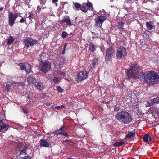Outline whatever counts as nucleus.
<instances>
[{
    "label": "nucleus",
    "instance_id": "nucleus-1",
    "mask_svg": "<svg viewBox=\"0 0 159 159\" xmlns=\"http://www.w3.org/2000/svg\"><path fill=\"white\" fill-rule=\"evenodd\" d=\"M115 118L116 120L123 124H128L133 120L130 113L125 111L117 112L115 115Z\"/></svg>",
    "mask_w": 159,
    "mask_h": 159
},
{
    "label": "nucleus",
    "instance_id": "nucleus-2",
    "mask_svg": "<svg viewBox=\"0 0 159 159\" xmlns=\"http://www.w3.org/2000/svg\"><path fill=\"white\" fill-rule=\"evenodd\" d=\"M159 82V75L156 72L149 71L146 74L145 82L148 84H153Z\"/></svg>",
    "mask_w": 159,
    "mask_h": 159
},
{
    "label": "nucleus",
    "instance_id": "nucleus-3",
    "mask_svg": "<svg viewBox=\"0 0 159 159\" xmlns=\"http://www.w3.org/2000/svg\"><path fill=\"white\" fill-rule=\"evenodd\" d=\"M115 50L112 47H110L106 51L105 61L106 63L108 64L115 56Z\"/></svg>",
    "mask_w": 159,
    "mask_h": 159
},
{
    "label": "nucleus",
    "instance_id": "nucleus-4",
    "mask_svg": "<svg viewBox=\"0 0 159 159\" xmlns=\"http://www.w3.org/2000/svg\"><path fill=\"white\" fill-rule=\"evenodd\" d=\"M38 68L40 71L44 73H46L50 70L51 63L47 61L45 62L42 61L39 65Z\"/></svg>",
    "mask_w": 159,
    "mask_h": 159
},
{
    "label": "nucleus",
    "instance_id": "nucleus-5",
    "mask_svg": "<svg viewBox=\"0 0 159 159\" xmlns=\"http://www.w3.org/2000/svg\"><path fill=\"white\" fill-rule=\"evenodd\" d=\"M127 54L126 49L124 47L120 46L117 50L116 52V57L119 60L122 59H125Z\"/></svg>",
    "mask_w": 159,
    "mask_h": 159
},
{
    "label": "nucleus",
    "instance_id": "nucleus-6",
    "mask_svg": "<svg viewBox=\"0 0 159 159\" xmlns=\"http://www.w3.org/2000/svg\"><path fill=\"white\" fill-rule=\"evenodd\" d=\"M107 19V17L105 16H102L101 15L100 16H97L95 19L94 26L96 27L101 28L103 23Z\"/></svg>",
    "mask_w": 159,
    "mask_h": 159
},
{
    "label": "nucleus",
    "instance_id": "nucleus-7",
    "mask_svg": "<svg viewBox=\"0 0 159 159\" xmlns=\"http://www.w3.org/2000/svg\"><path fill=\"white\" fill-rule=\"evenodd\" d=\"M107 19V17L105 16H102L101 15L100 16H97L95 19L94 26L96 27L101 28L103 23Z\"/></svg>",
    "mask_w": 159,
    "mask_h": 159
},
{
    "label": "nucleus",
    "instance_id": "nucleus-8",
    "mask_svg": "<svg viewBox=\"0 0 159 159\" xmlns=\"http://www.w3.org/2000/svg\"><path fill=\"white\" fill-rule=\"evenodd\" d=\"M19 66L20 70L22 71H25L27 74H29L30 73H33V71L31 70V66L29 64L27 63L26 64L20 63L19 64Z\"/></svg>",
    "mask_w": 159,
    "mask_h": 159
},
{
    "label": "nucleus",
    "instance_id": "nucleus-9",
    "mask_svg": "<svg viewBox=\"0 0 159 159\" xmlns=\"http://www.w3.org/2000/svg\"><path fill=\"white\" fill-rule=\"evenodd\" d=\"M88 73L86 71L80 72L77 75V80L78 82H81L86 79L88 77Z\"/></svg>",
    "mask_w": 159,
    "mask_h": 159
},
{
    "label": "nucleus",
    "instance_id": "nucleus-10",
    "mask_svg": "<svg viewBox=\"0 0 159 159\" xmlns=\"http://www.w3.org/2000/svg\"><path fill=\"white\" fill-rule=\"evenodd\" d=\"M37 42V41L30 37H26L24 39V43L28 47L34 46Z\"/></svg>",
    "mask_w": 159,
    "mask_h": 159
},
{
    "label": "nucleus",
    "instance_id": "nucleus-11",
    "mask_svg": "<svg viewBox=\"0 0 159 159\" xmlns=\"http://www.w3.org/2000/svg\"><path fill=\"white\" fill-rule=\"evenodd\" d=\"M60 23L61 24H62L66 23L69 27H70L72 25H74V24H72L73 22L70 20V17L67 15H66L63 17L62 19L60 20Z\"/></svg>",
    "mask_w": 159,
    "mask_h": 159
},
{
    "label": "nucleus",
    "instance_id": "nucleus-12",
    "mask_svg": "<svg viewBox=\"0 0 159 159\" xmlns=\"http://www.w3.org/2000/svg\"><path fill=\"white\" fill-rule=\"evenodd\" d=\"M142 67L137 64H131L130 69L136 74H138L139 72L141 71Z\"/></svg>",
    "mask_w": 159,
    "mask_h": 159
},
{
    "label": "nucleus",
    "instance_id": "nucleus-13",
    "mask_svg": "<svg viewBox=\"0 0 159 159\" xmlns=\"http://www.w3.org/2000/svg\"><path fill=\"white\" fill-rule=\"evenodd\" d=\"M27 81L28 84L31 85L33 84H35L37 82L35 76L33 74L28 77L27 78Z\"/></svg>",
    "mask_w": 159,
    "mask_h": 159
},
{
    "label": "nucleus",
    "instance_id": "nucleus-14",
    "mask_svg": "<svg viewBox=\"0 0 159 159\" xmlns=\"http://www.w3.org/2000/svg\"><path fill=\"white\" fill-rule=\"evenodd\" d=\"M50 145V144L46 140L41 139L40 141V146L41 147H48Z\"/></svg>",
    "mask_w": 159,
    "mask_h": 159
},
{
    "label": "nucleus",
    "instance_id": "nucleus-15",
    "mask_svg": "<svg viewBox=\"0 0 159 159\" xmlns=\"http://www.w3.org/2000/svg\"><path fill=\"white\" fill-rule=\"evenodd\" d=\"M137 75V74H136L131 69L130 70H127V76L129 79L134 78L136 79Z\"/></svg>",
    "mask_w": 159,
    "mask_h": 159
},
{
    "label": "nucleus",
    "instance_id": "nucleus-16",
    "mask_svg": "<svg viewBox=\"0 0 159 159\" xmlns=\"http://www.w3.org/2000/svg\"><path fill=\"white\" fill-rule=\"evenodd\" d=\"M136 79L138 78L140 80L144 79L145 82V76L146 74L145 73H143L141 70V71L139 72V74L136 75Z\"/></svg>",
    "mask_w": 159,
    "mask_h": 159
},
{
    "label": "nucleus",
    "instance_id": "nucleus-17",
    "mask_svg": "<svg viewBox=\"0 0 159 159\" xmlns=\"http://www.w3.org/2000/svg\"><path fill=\"white\" fill-rule=\"evenodd\" d=\"M9 126V125L7 124L3 123L2 125H0V132L7 130Z\"/></svg>",
    "mask_w": 159,
    "mask_h": 159
},
{
    "label": "nucleus",
    "instance_id": "nucleus-18",
    "mask_svg": "<svg viewBox=\"0 0 159 159\" xmlns=\"http://www.w3.org/2000/svg\"><path fill=\"white\" fill-rule=\"evenodd\" d=\"M15 20L8 13V24L11 27L15 23Z\"/></svg>",
    "mask_w": 159,
    "mask_h": 159
},
{
    "label": "nucleus",
    "instance_id": "nucleus-19",
    "mask_svg": "<svg viewBox=\"0 0 159 159\" xmlns=\"http://www.w3.org/2000/svg\"><path fill=\"white\" fill-rule=\"evenodd\" d=\"M7 43L6 45H10L12 44H13L15 41V39H14L13 36L10 35L8 37L7 39Z\"/></svg>",
    "mask_w": 159,
    "mask_h": 159
},
{
    "label": "nucleus",
    "instance_id": "nucleus-20",
    "mask_svg": "<svg viewBox=\"0 0 159 159\" xmlns=\"http://www.w3.org/2000/svg\"><path fill=\"white\" fill-rule=\"evenodd\" d=\"M143 139L144 141L148 143L151 140V137L150 135L149 134H146L143 136Z\"/></svg>",
    "mask_w": 159,
    "mask_h": 159
},
{
    "label": "nucleus",
    "instance_id": "nucleus-21",
    "mask_svg": "<svg viewBox=\"0 0 159 159\" xmlns=\"http://www.w3.org/2000/svg\"><path fill=\"white\" fill-rule=\"evenodd\" d=\"M89 45V49L92 52H94L96 50V46L92 42H90Z\"/></svg>",
    "mask_w": 159,
    "mask_h": 159
},
{
    "label": "nucleus",
    "instance_id": "nucleus-22",
    "mask_svg": "<svg viewBox=\"0 0 159 159\" xmlns=\"http://www.w3.org/2000/svg\"><path fill=\"white\" fill-rule=\"evenodd\" d=\"M28 148V147L26 146H25L24 147L22 150H21L20 151V153L19 154V156L21 155L27 154V149Z\"/></svg>",
    "mask_w": 159,
    "mask_h": 159
},
{
    "label": "nucleus",
    "instance_id": "nucleus-23",
    "mask_svg": "<svg viewBox=\"0 0 159 159\" xmlns=\"http://www.w3.org/2000/svg\"><path fill=\"white\" fill-rule=\"evenodd\" d=\"M146 25L147 29L148 30H152L154 28V25L151 21L146 22Z\"/></svg>",
    "mask_w": 159,
    "mask_h": 159
},
{
    "label": "nucleus",
    "instance_id": "nucleus-24",
    "mask_svg": "<svg viewBox=\"0 0 159 159\" xmlns=\"http://www.w3.org/2000/svg\"><path fill=\"white\" fill-rule=\"evenodd\" d=\"M81 7V5L80 3L77 2L73 3V8L74 9L79 10L80 8Z\"/></svg>",
    "mask_w": 159,
    "mask_h": 159
},
{
    "label": "nucleus",
    "instance_id": "nucleus-25",
    "mask_svg": "<svg viewBox=\"0 0 159 159\" xmlns=\"http://www.w3.org/2000/svg\"><path fill=\"white\" fill-rule=\"evenodd\" d=\"M36 87L40 90H42L43 89L44 87L43 84L40 82H38L35 84Z\"/></svg>",
    "mask_w": 159,
    "mask_h": 159
},
{
    "label": "nucleus",
    "instance_id": "nucleus-26",
    "mask_svg": "<svg viewBox=\"0 0 159 159\" xmlns=\"http://www.w3.org/2000/svg\"><path fill=\"white\" fill-rule=\"evenodd\" d=\"M135 132L134 130L132 131L129 132L128 134L126 135L125 138H130L132 137H133L135 135Z\"/></svg>",
    "mask_w": 159,
    "mask_h": 159
},
{
    "label": "nucleus",
    "instance_id": "nucleus-27",
    "mask_svg": "<svg viewBox=\"0 0 159 159\" xmlns=\"http://www.w3.org/2000/svg\"><path fill=\"white\" fill-rule=\"evenodd\" d=\"M124 23L123 22H117V26L120 30H123L124 27Z\"/></svg>",
    "mask_w": 159,
    "mask_h": 159
},
{
    "label": "nucleus",
    "instance_id": "nucleus-28",
    "mask_svg": "<svg viewBox=\"0 0 159 159\" xmlns=\"http://www.w3.org/2000/svg\"><path fill=\"white\" fill-rule=\"evenodd\" d=\"M80 9L84 12H86L88 10L87 7L84 5V3L82 4Z\"/></svg>",
    "mask_w": 159,
    "mask_h": 159
},
{
    "label": "nucleus",
    "instance_id": "nucleus-29",
    "mask_svg": "<svg viewBox=\"0 0 159 159\" xmlns=\"http://www.w3.org/2000/svg\"><path fill=\"white\" fill-rule=\"evenodd\" d=\"M8 13L11 15V17L14 18L15 20L18 16L21 17H22L21 16H18V14L17 13H14V14H13L12 12H10Z\"/></svg>",
    "mask_w": 159,
    "mask_h": 159
},
{
    "label": "nucleus",
    "instance_id": "nucleus-30",
    "mask_svg": "<svg viewBox=\"0 0 159 159\" xmlns=\"http://www.w3.org/2000/svg\"><path fill=\"white\" fill-rule=\"evenodd\" d=\"M60 134H61L64 136L68 137V135L67 134V133L65 131H57V135H58Z\"/></svg>",
    "mask_w": 159,
    "mask_h": 159
},
{
    "label": "nucleus",
    "instance_id": "nucleus-31",
    "mask_svg": "<svg viewBox=\"0 0 159 159\" xmlns=\"http://www.w3.org/2000/svg\"><path fill=\"white\" fill-rule=\"evenodd\" d=\"M124 142L122 141H121L120 142H116L115 143L113 146H114L119 147L122 145L124 144Z\"/></svg>",
    "mask_w": 159,
    "mask_h": 159
},
{
    "label": "nucleus",
    "instance_id": "nucleus-32",
    "mask_svg": "<svg viewBox=\"0 0 159 159\" xmlns=\"http://www.w3.org/2000/svg\"><path fill=\"white\" fill-rule=\"evenodd\" d=\"M41 25V24L39 21L37 22L35 24V30H39V29Z\"/></svg>",
    "mask_w": 159,
    "mask_h": 159
},
{
    "label": "nucleus",
    "instance_id": "nucleus-33",
    "mask_svg": "<svg viewBox=\"0 0 159 159\" xmlns=\"http://www.w3.org/2000/svg\"><path fill=\"white\" fill-rule=\"evenodd\" d=\"M151 102L153 103H159V98L157 97L152 99Z\"/></svg>",
    "mask_w": 159,
    "mask_h": 159
},
{
    "label": "nucleus",
    "instance_id": "nucleus-34",
    "mask_svg": "<svg viewBox=\"0 0 159 159\" xmlns=\"http://www.w3.org/2000/svg\"><path fill=\"white\" fill-rule=\"evenodd\" d=\"M84 3V5L86 6L87 7H91L92 8H93L92 4L90 2H88L87 3Z\"/></svg>",
    "mask_w": 159,
    "mask_h": 159
},
{
    "label": "nucleus",
    "instance_id": "nucleus-35",
    "mask_svg": "<svg viewBox=\"0 0 159 159\" xmlns=\"http://www.w3.org/2000/svg\"><path fill=\"white\" fill-rule=\"evenodd\" d=\"M25 96L27 99V101L28 102H31L32 99L30 94H26L25 95Z\"/></svg>",
    "mask_w": 159,
    "mask_h": 159
},
{
    "label": "nucleus",
    "instance_id": "nucleus-36",
    "mask_svg": "<svg viewBox=\"0 0 159 159\" xmlns=\"http://www.w3.org/2000/svg\"><path fill=\"white\" fill-rule=\"evenodd\" d=\"M142 34H143V35L144 37L145 38H147L149 36V34L147 33V31H146V30L145 31H143L142 32Z\"/></svg>",
    "mask_w": 159,
    "mask_h": 159
},
{
    "label": "nucleus",
    "instance_id": "nucleus-37",
    "mask_svg": "<svg viewBox=\"0 0 159 159\" xmlns=\"http://www.w3.org/2000/svg\"><path fill=\"white\" fill-rule=\"evenodd\" d=\"M11 85L10 84H7L5 87V90L7 92H8L10 89Z\"/></svg>",
    "mask_w": 159,
    "mask_h": 159
},
{
    "label": "nucleus",
    "instance_id": "nucleus-38",
    "mask_svg": "<svg viewBox=\"0 0 159 159\" xmlns=\"http://www.w3.org/2000/svg\"><path fill=\"white\" fill-rule=\"evenodd\" d=\"M57 90L59 93H61L63 92V90L59 86H57Z\"/></svg>",
    "mask_w": 159,
    "mask_h": 159
},
{
    "label": "nucleus",
    "instance_id": "nucleus-39",
    "mask_svg": "<svg viewBox=\"0 0 159 159\" xmlns=\"http://www.w3.org/2000/svg\"><path fill=\"white\" fill-rule=\"evenodd\" d=\"M29 16L28 18H29V20L34 19V18L35 17L34 15L33 14H31L30 12L29 13Z\"/></svg>",
    "mask_w": 159,
    "mask_h": 159
},
{
    "label": "nucleus",
    "instance_id": "nucleus-40",
    "mask_svg": "<svg viewBox=\"0 0 159 159\" xmlns=\"http://www.w3.org/2000/svg\"><path fill=\"white\" fill-rule=\"evenodd\" d=\"M120 109V108L119 106L116 105L114 106V111H118Z\"/></svg>",
    "mask_w": 159,
    "mask_h": 159
},
{
    "label": "nucleus",
    "instance_id": "nucleus-41",
    "mask_svg": "<svg viewBox=\"0 0 159 159\" xmlns=\"http://www.w3.org/2000/svg\"><path fill=\"white\" fill-rule=\"evenodd\" d=\"M68 35V34L65 31H63L62 33L61 36L62 37V38H65Z\"/></svg>",
    "mask_w": 159,
    "mask_h": 159
},
{
    "label": "nucleus",
    "instance_id": "nucleus-42",
    "mask_svg": "<svg viewBox=\"0 0 159 159\" xmlns=\"http://www.w3.org/2000/svg\"><path fill=\"white\" fill-rule=\"evenodd\" d=\"M65 107V106L63 105H61L59 106H57L54 107L55 108L57 109L58 110L61 109Z\"/></svg>",
    "mask_w": 159,
    "mask_h": 159
},
{
    "label": "nucleus",
    "instance_id": "nucleus-43",
    "mask_svg": "<svg viewBox=\"0 0 159 159\" xmlns=\"http://www.w3.org/2000/svg\"><path fill=\"white\" fill-rule=\"evenodd\" d=\"M19 22L21 23H26V20L25 19L22 17V18L20 20Z\"/></svg>",
    "mask_w": 159,
    "mask_h": 159
},
{
    "label": "nucleus",
    "instance_id": "nucleus-44",
    "mask_svg": "<svg viewBox=\"0 0 159 159\" xmlns=\"http://www.w3.org/2000/svg\"><path fill=\"white\" fill-rule=\"evenodd\" d=\"M66 127L63 126L60 128L59 130H58V131H65V130H66Z\"/></svg>",
    "mask_w": 159,
    "mask_h": 159
},
{
    "label": "nucleus",
    "instance_id": "nucleus-45",
    "mask_svg": "<svg viewBox=\"0 0 159 159\" xmlns=\"http://www.w3.org/2000/svg\"><path fill=\"white\" fill-rule=\"evenodd\" d=\"M47 0H40V5H43L45 4Z\"/></svg>",
    "mask_w": 159,
    "mask_h": 159
},
{
    "label": "nucleus",
    "instance_id": "nucleus-46",
    "mask_svg": "<svg viewBox=\"0 0 159 159\" xmlns=\"http://www.w3.org/2000/svg\"><path fill=\"white\" fill-rule=\"evenodd\" d=\"M96 65V62L94 61H93L92 62V67L93 68H95V66Z\"/></svg>",
    "mask_w": 159,
    "mask_h": 159
},
{
    "label": "nucleus",
    "instance_id": "nucleus-47",
    "mask_svg": "<svg viewBox=\"0 0 159 159\" xmlns=\"http://www.w3.org/2000/svg\"><path fill=\"white\" fill-rule=\"evenodd\" d=\"M36 11L38 13L40 12L41 11V8L40 7V5L38 6H37Z\"/></svg>",
    "mask_w": 159,
    "mask_h": 159
},
{
    "label": "nucleus",
    "instance_id": "nucleus-48",
    "mask_svg": "<svg viewBox=\"0 0 159 159\" xmlns=\"http://www.w3.org/2000/svg\"><path fill=\"white\" fill-rule=\"evenodd\" d=\"M153 105V103L152 102H147V103L146 104V106L147 107H150Z\"/></svg>",
    "mask_w": 159,
    "mask_h": 159
},
{
    "label": "nucleus",
    "instance_id": "nucleus-49",
    "mask_svg": "<svg viewBox=\"0 0 159 159\" xmlns=\"http://www.w3.org/2000/svg\"><path fill=\"white\" fill-rule=\"evenodd\" d=\"M155 111L156 114L159 116V108H155Z\"/></svg>",
    "mask_w": 159,
    "mask_h": 159
},
{
    "label": "nucleus",
    "instance_id": "nucleus-50",
    "mask_svg": "<svg viewBox=\"0 0 159 159\" xmlns=\"http://www.w3.org/2000/svg\"><path fill=\"white\" fill-rule=\"evenodd\" d=\"M31 157L30 156H25L22 157V159H31Z\"/></svg>",
    "mask_w": 159,
    "mask_h": 159
},
{
    "label": "nucleus",
    "instance_id": "nucleus-51",
    "mask_svg": "<svg viewBox=\"0 0 159 159\" xmlns=\"http://www.w3.org/2000/svg\"><path fill=\"white\" fill-rule=\"evenodd\" d=\"M23 111L24 113L25 114L28 113V110L27 108H25L23 109Z\"/></svg>",
    "mask_w": 159,
    "mask_h": 159
},
{
    "label": "nucleus",
    "instance_id": "nucleus-52",
    "mask_svg": "<svg viewBox=\"0 0 159 159\" xmlns=\"http://www.w3.org/2000/svg\"><path fill=\"white\" fill-rule=\"evenodd\" d=\"M102 16H105L106 17L107 16H110V13L108 12H105L103 14Z\"/></svg>",
    "mask_w": 159,
    "mask_h": 159
},
{
    "label": "nucleus",
    "instance_id": "nucleus-53",
    "mask_svg": "<svg viewBox=\"0 0 159 159\" xmlns=\"http://www.w3.org/2000/svg\"><path fill=\"white\" fill-rule=\"evenodd\" d=\"M53 81L55 83L57 82L58 81V78L57 77H55L53 79Z\"/></svg>",
    "mask_w": 159,
    "mask_h": 159
},
{
    "label": "nucleus",
    "instance_id": "nucleus-54",
    "mask_svg": "<svg viewBox=\"0 0 159 159\" xmlns=\"http://www.w3.org/2000/svg\"><path fill=\"white\" fill-rule=\"evenodd\" d=\"M18 84L19 86H23L24 85V83L23 82H19L18 83Z\"/></svg>",
    "mask_w": 159,
    "mask_h": 159
},
{
    "label": "nucleus",
    "instance_id": "nucleus-55",
    "mask_svg": "<svg viewBox=\"0 0 159 159\" xmlns=\"http://www.w3.org/2000/svg\"><path fill=\"white\" fill-rule=\"evenodd\" d=\"M124 17L125 18H126V17L127 18H130V15H129V14H126Z\"/></svg>",
    "mask_w": 159,
    "mask_h": 159
},
{
    "label": "nucleus",
    "instance_id": "nucleus-56",
    "mask_svg": "<svg viewBox=\"0 0 159 159\" xmlns=\"http://www.w3.org/2000/svg\"><path fill=\"white\" fill-rule=\"evenodd\" d=\"M40 7L41 8V11H42V10H43L44 9L46 8V6L44 7V6H43V5H40Z\"/></svg>",
    "mask_w": 159,
    "mask_h": 159
},
{
    "label": "nucleus",
    "instance_id": "nucleus-57",
    "mask_svg": "<svg viewBox=\"0 0 159 159\" xmlns=\"http://www.w3.org/2000/svg\"><path fill=\"white\" fill-rule=\"evenodd\" d=\"M52 2L53 3H56L58 2V0H52Z\"/></svg>",
    "mask_w": 159,
    "mask_h": 159
},
{
    "label": "nucleus",
    "instance_id": "nucleus-58",
    "mask_svg": "<svg viewBox=\"0 0 159 159\" xmlns=\"http://www.w3.org/2000/svg\"><path fill=\"white\" fill-rule=\"evenodd\" d=\"M16 159H22V157L21 158L20 157H19V156H17L16 157Z\"/></svg>",
    "mask_w": 159,
    "mask_h": 159
},
{
    "label": "nucleus",
    "instance_id": "nucleus-59",
    "mask_svg": "<svg viewBox=\"0 0 159 159\" xmlns=\"http://www.w3.org/2000/svg\"><path fill=\"white\" fill-rule=\"evenodd\" d=\"M70 140H63V143H67V142H70Z\"/></svg>",
    "mask_w": 159,
    "mask_h": 159
},
{
    "label": "nucleus",
    "instance_id": "nucleus-60",
    "mask_svg": "<svg viewBox=\"0 0 159 159\" xmlns=\"http://www.w3.org/2000/svg\"><path fill=\"white\" fill-rule=\"evenodd\" d=\"M0 123H3V120L2 119L1 117L0 116Z\"/></svg>",
    "mask_w": 159,
    "mask_h": 159
},
{
    "label": "nucleus",
    "instance_id": "nucleus-61",
    "mask_svg": "<svg viewBox=\"0 0 159 159\" xmlns=\"http://www.w3.org/2000/svg\"><path fill=\"white\" fill-rule=\"evenodd\" d=\"M157 30L158 31V33L159 34V23L158 24L157 27Z\"/></svg>",
    "mask_w": 159,
    "mask_h": 159
},
{
    "label": "nucleus",
    "instance_id": "nucleus-62",
    "mask_svg": "<svg viewBox=\"0 0 159 159\" xmlns=\"http://www.w3.org/2000/svg\"><path fill=\"white\" fill-rule=\"evenodd\" d=\"M45 105L47 106H50V104L48 102H46L45 103Z\"/></svg>",
    "mask_w": 159,
    "mask_h": 159
},
{
    "label": "nucleus",
    "instance_id": "nucleus-63",
    "mask_svg": "<svg viewBox=\"0 0 159 159\" xmlns=\"http://www.w3.org/2000/svg\"><path fill=\"white\" fill-rule=\"evenodd\" d=\"M67 44L66 43H65V44L64 45V47L63 48V50H64V51L65 50V48H66V46H67Z\"/></svg>",
    "mask_w": 159,
    "mask_h": 159
},
{
    "label": "nucleus",
    "instance_id": "nucleus-64",
    "mask_svg": "<svg viewBox=\"0 0 159 159\" xmlns=\"http://www.w3.org/2000/svg\"><path fill=\"white\" fill-rule=\"evenodd\" d=\"M131 0H127V1H125V2H124V3H129V1H131Z\"/></svg>",
    "mask_w": 159,
    "mask_h": 159
}]
</instances>
